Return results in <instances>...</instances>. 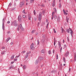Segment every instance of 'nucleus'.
<instances>
[{
	"label": "nucleus",
	"mask_w": 76,
	"mask_h": 76,
	"mask_svg": "<svg viewBox=\"0 0 76 76\" xmlns=\"http://www.w3.org/2000/svg\"><path fill=\"white\" fill-rule=\"evenodd\" d=\"M55 6V4H53V7H54Z\"/></svg>",
	"instance_id": "obj_58"
},
{
	"label": "nucleus",
	"mask_w": 76,
	"mask_h": 76,
	"mask_svg": "<svg viewBox=\"0 0 76 76\" xmlns=\"http://www.w3.org/2000/svg\"><path fill=\"white\" fill-rule=\"evenodd\" d=\"M24 4V3H23V2H20V7H22V6H23Z\"/></svg>",
	"instance_id": "obj_8"
},
{
	"label": "nucleus",
	"mask_w": 76,
	"mask_h": 76,
	"mask_svg": "<svg viewBox=\"0 0 76 76\" xmlns=\"http://www.w3.org/2000/svg\"><path fill=\"white\" fill-rule=\"evenodd\" d=\"M53 18H54V16L52 15V19H53Z\"/></svg>",
	"instance_id": "obj_61"
},
{
	"label": "nucleus",
	"mask_w": 76,
	"mask_h": 76,
	"mask_svg": "<svg viewBox=\"0 0 76 76\" xmlns=\"http://www.w3.org/2000/svg\"><path fill=\"white\" fill-rule=\"evenodd\" d=\"M55 51V50H53V53H54Z\"/></svg>",
	"instance_id": "obj_63"
},
{
	"label": "nucleus",
	"mask_w": 76,
	"mask_h": 76,
	"mask_svg": "<svg viewBox=\"0 0 76 76\" xmlns=\"http://www.w3.org/2000/svg\"><path fill=\"white\" fill-rule=\"evenodd\" d=\"M16 8H15V7H14V8H12V10H16Z\"/></svg>",
	"instance_id": "obj_45"
},
{
	"label": "nucleus",
	"mask_w": 76,
	"mask_h": 76,
	"mask_svg": "<svg viewBox=\"0 0 76 76\" xmlns=\"http://www.w3.org/2000/svg\"><path fill=\"white\" fill-rule=\"evenodd\" d=\"M41 7H45V5H44V4H42V5H40Z\"/></svg>",
	"instance_id": "obj_22"
},
{
	"label": "nucleus",
	"mask_w": 76,
	"mask_h": 76,
	"mask_svg": "<svg viewBox=\"0 0 76 76\" xmlns=\"http://www.w3.org/2000/svg\"><path fill=\"white\" fill-rule=\"evenodd\" d=\"M5 48V47H2V49H3H3H4Z\"/></svg>",
	"instance_id": "obj_56"
},
{
	"label": "nucleus",
	"mask_w": 76,
	"mask_h": 76,
	"mask_svg": "<svg viewBox=\"0 0 76 76\" xmlns=\"http://www.w3.org/2000/svg\"><path fill=\"white\" fill-rule=\"evenodd\" d=\"M57 72V71L55 70H53L51 72V73L52 74L53 73H56Z\"/></svg>",
	"instance_id": "obj_9"
},
{
	"label": "nucleus",
	"mask_w": 76,
	"mask_h": 76,
	"mask_svg": "<svg viewBox=\"0 0 76 76\" xmlns=\"http://www.w3.org/2000/svg\"><path fill=\"white\" fill-rule=\"evenodd\" d=\"M10 39V37H9L7 39H6V41H7V42H8L9 41V39Z\"/></svg>",
	"instance_id": "obj_20"
},
{
	"label": "nucleus",
	"mask_w": 76,
	"mask_h": 76,
	"mask_svg": "<svg viewBox=\"0 0 76 76\" xmlns=\"http://www.w3.org/2000/svg\"><path fill=\"white\" fill-rule=\"evenodd\" d=\"M39 62V60H38V59L37 60L35 61V64H38V63Z\"/></svg>",
	"instance_id": "obj_12"
},
{
	"label": "nucleus",
	"mask_w": 76,
	"mask_h": 76,
	"mask_svg": "<svg viewBox=\"0 0 76 76\" xmlns=\"http://www.w3.org/2000/svg\"><path fill=\"white\" fill-rule=\"evenodd\" d=\"M14 63V62L13 61H12L11 63V64H13Z\"/></svg>",
	"instance_id": "obj_60"
},
{
	"label": "nucleus",
	"mask_w": 76,
	"mask_h": 76,
	"mask_svg": "<svg viewBox=\"0 0 76 76\" xmlns=\"http://www.w3.org/2000/svg\"><path fill=\"white\" fill-rule=\"evenodd\" d=\"M41 53H45V49H42L41 51Z\"/></svg>",
	"instance_id": "obj_13"
},
{
	"label": "nucleus",
	"mask_w": 76,
	"mask_h": 76,
	"mask_svg": "<svg viewBox=\"0 0 76 76\" xmlns=\"http://www.w3.org/2000/svg\"><path fill=\"white\" fill-rule=\"evenodd\" d=\"M28 18V16H26V17H25V19H27Z\"/></svg>",
	"instance_id": "obj_62"
},
{
	"label": "nucleus",
	"mask_w": 76,
	"mask_h": 76,
	"mask_svg": "<svg viewBox=\"0 0 76 76\" xmlns=\"http://www.w3.org/2000/svg\"><path fill=\"white\" fill-rule=\"evenodd\" d=\"M26 15H23L22 16H23V18H25V17H26Z\"/></svg>",
	"instance_id": "obj_39"
},
{
	"label": "nucleus",
	"mask_w": 76,
	"mask_h": 76,
	"mask_svg": "<svg viewBox=\"0 0 76 76\" xmlns=\"http://www.w3.org/2000/svg\"><path fill=\"white\" fill-rule=\"evenodd\" d=\"M11 3H10L8 5V7H10V6H11Z\"/></svg>",
	"instance_id": "obj_40"
},
{
	"label": "nucleus",
	"mask_w": 76,
	"mask_h": 76,
	"mask_svg": "<svg viewBox=\"0 0 76 76\" xmlns=\"http://www.w3.org/2000/svg\"><path fill=\"white\" fill-rule=\"evenodd\" d=\"M66 20L67 22H69V19L68 18V16L66 17Z\"/></svg>",
	"instance_id": "obj_15"
},
{
	"label": "nucleus",
	"mask_w": 76,
	"mask_h": 76,
	"mask_svg": "<svg viewBox=\"0 0 76 76\" xmlns=\"http://www.w3.org/2000/svg\"><path fill=\"white\" fill-rule=\"evenodd\" d=\"M25 53V50L21 52L22 54H23V53Z\"/></svg>",
	"instance_id": "obj_41"
},
{
	"label": "nucleus",
	"mask_w": 76,
	"mask_h": 76,
	"mask_svg": "<svg viewBox=\"0 0 76 76\" xmlns=\"http://www.w3.org/2000/svg\"><path fill=\"white\" fill-rule=\"evenodd\" d=\"M28 54L27 53L26 54V56L25 57V58H28Z\"/></svg>",
	"instance_id": "obj_16"
},
{
	"label": "nucleus",
	"mask_w": 76,
	"mask_h": 76,
	"mask_svg": "<svg viewBox=\"0 0 76 76\" xmlns=\"http://www.w3.org/2000/svg\"><path fill=\"white\" fill-rule=\"evenodd\" d=\"M58 45H61V43H60V41H58Z\"/></svg>",
	"instance_id": "obj_31"
},
{
	"label": "nucleus",
	"mask_w": 76,
	"mask_h": 76,
	"mask_svg": "<svg viewBox=\"0 0 76 76\" xmlns=\"http://www.w3.org/2000/svg\"><path fill=\"white\" fill-rule=\"evenodd\" d=\"M61 3H60L59 4V7H60V8H61Z\"/></svg>",
	"instance_id": "obj_37"
},
{
	"label": "nucleus",
	"mask_w": 76,
	"mask_h": 76,
	"mask_svg": "<svg viewBox=\"0 0 76 76\" xmlns=\"http://www.w3.org/2000/svg\"><path fill=\"white\" fill-rule=\"evenodd\" d=\"M41 18H39V19H39V21H40V20H41Z\"/></svg>",
	"instance_id": "obj_54"
},
{
	"label": "nucleus",
	"mask_w": 76,
	"mask_h": 76,
	"mask_svg": "<svg viewBox=\"0 0 76 76\" xmlns=\"http://www.w3.org/2000/svg\"><path fill=\"white\" fill-rule=\"evenodd\" d=\"M13 67V66H12V65H11V66L9 68V69L10 70V69H12Z\"/></svg>",
	"instance_id": "obj_21"
},
{
	"label": "nucleus",
	"mask_w": 76,
	"mask_h": 76,
	"mask_svg": "<svg viewBox=\"0 0 76 76\" xmlns=\"http://www.w3.org/2000/svg\"><path fill=\"white\" fill-rule=\"evenodd\" d=\"M56 59L57 60L58 59V55L57 54V55H56Z\"/></svg>",
	"instance_id": "obj_48"
},
{
	"label": "nucleus",
	"mask_w": 76,
	"mask_h": 76,
	"mask_svg": "<svg viewBox=\"0 0 76 76\" xmlns=\"http://www.w3.org/2000/svg\"><path fill=\"white\" fill-rule=\"evenodd\" d=\"M64 13L65 15H67V13H66V12H64Z\"/></svg>",
	"instance_id": "obj_51"
},
{
	"label": "nucleus",
	"mask_w": 76,
	"mask_h": 76,
	"mask_svg": "<svg viewBox=\"0 0 76 76\" xmlns=\"http://www.w3.org/2000/svg\"><path fill=\"white\" fill-rule=\"evenodd\" d=\"M66 32L68 33H69V32H70V30L69 29H66Z\"/></svg>",
	"instance_id": "obj_18"
},
{
	"label": "nucleus",
	"mask_w": 76,
	"mask_h": 76,
	"mask_svg": "<svg viewBox=\"0 0 76 76\" xmlns=\"http://www.w3.org/2000/svg\"><path fill=\"white\" fill-rule=\"evenodd\" d=\"M4 20V19H3V24H2V29H3V31L4 30L5 27H4V23H3V22Z\"/></svg>",
	"instance_id": "obj_4"
},
{
	"label": "nucleus",
	"mask_w": 76,
	"mask_h": 76,
	"mask_svg": "<svg viewBox=\"0 0 76 76\" xmlns=\"http://www.w3.org/2000/svg\"><path fill=\"white\" fill-rule=\"evenodd\" d=\"M34 32H35V31H34V30H33L32 31L31 33H32V34H33V33H34Z\"/></svg>",
	"instance_id": "obj_47"
},
{
	"label": "nucleus",
	"mask_w": 76,
	"mask_h": 76,
	"mask_svg": "<svg viewBox=\"0 0 76 76\" xmlns=\"http://www.w3.org/2000/svg\"><path fill=\"white\" fill-rule=\"evenodd\" d=\"M60 17H59V16H58L57 17V22H60Z\"/></svg>",
	"instance_id": "obj_14"
},
{
	"label": "nucleus",
	"mask_w": 76,
	"mask_h": 76,
	"mask_svg": "<svg viewBox=\"0 0 76 76\" xmlns=\"http://www.w3.org/2000/svg\"><path fill=\"white\" fill-rule=\"evenodd\" d=\"M17 60H18V58H16L15 59H14V61H17Z\"/></svg>",
	"instance_id": "obj_34"
},
{
	"label": "nucleus",
	"mask_w": 76,
	"mask_h": 76,
	"mask_svg": "<svg viewBox=\"0 0 76 76\" xmlns=\"http://www.w3.org/2000/svg\"><path fill=\"white\" fill-rule=\"evenodd\" d=\"M7 23H10V21H8L7 22Z\"/></svg>",
	"instance_id": "obj_64"
},
{
	"label": "nucleus",
	"mask_w": 76,
	"mask_h": 76,
	"mask_svg": "<svg viewBox=\"0 0 76 76\" xmlns=\"http://www.w3.org/2000/svg\"><path fill=\"white\" fill-rule=\"evenodd\" d=\"M31 51H29L27 53L28 54H29L30 53H31Z\"/></svg>",
	"instance_id": "obj_53"
},
{
	"label": "nucleus",
	"mask_w": 76,
	"mask_h": 76,
	"mask_svg": "<svg viewBox=\"0 0 76 76\" xmlns=\"http://www.w3.org/2000/svg\"><path fill=\"white\" fill-rule=\"evenodd\" d=\"M34 0H30V2L31 3H33V1H34Z\"/></svg>",
	"instance_id": "obj_23"
},
{
	"label": "nucleus",
	"mask_w": 76,
	"mask_h": 76,
	"mask_svg": "<svg viewBox=\"0 0 76 76\" xmlns=\"http://www.w3.org/2000/svg\"><path fill=\"white\" fill-rule=\"evenodd\" d=\"M18 71L19 72V73H20V71H19V68H18Z\"/></svg>",
	"instance_id": "obj_55"
},
{
	"label": "nucleus",
	"mask_w": 76,
	"mask_h": 76,
	"mask_svg": "<svg viewBox=\"0 0 76 76\" xmlns=\"http://www.w3.org/2000/svg\"><path fill=\"white\" fill-rule=\"evenodd\" d=\"M69 52L68 51H67L65 53L64 56L65 57H67L68 56H69Z\"/></svg>",
	"instance_id": "obj_6"
},
{
	"label": "nucleus",
	"mask_w": 76,
	"mask_h": 76,
	"mask_svg": "<svg viewBox=\"0 0 76 76\" xmlns=\"http://www.w3.org/2000/svg\"><path fill=\"white\" fill-rule=\"evenodd\" d=\"M42 14L41 12H40L39 15V18H42Z\"/></svg>",
	"instance_id": "obj_7"
},
{
	"label": "nucleus",
	"mask_w": 76,
	"mask_h": 76,
	"mask_svg": "<svg viewBox=\"0 0 76 76\" xmlns=\"http://www.w3.org/2000/svg\"><path fill=\"white\" fill-rule=\"evenodd\" d=\"M34 43H32V44L30 45V48L31 50H34Z\"/></svg>",
	"instance_id": "obj_5"
},
{
	"label": "nucleus",
	"mask_w": 76,
	"mask_h": 76,
	"mask_svg": "<svg viewBox=\"0 0 76 76\" xmlns=\"http://www.w3.org/2000/svg\"><path fill=\"white\" fill-rule=\"evenodd\" d=\"M25 10H24L23 11V13H25Z\"/></svg>",
	"instance_id": "obj_49"
},
{
	"label": "nucleus",
	"mask_w": 76,
	"mask_h": 76,
	"mask_svg": "<svg viewBox=\"0 0 76 76\" xmlns=\"http://www.w3.org/2000/svg\"><path fill=\"white\" fill-rule=\"evenodd\" d=\"M38 60L39 61V62L40 63V62H41V60H44V58H43L42 57H39L38 58Z\"/></svg>",
	"instance_id": "obj_2"
},
{
	"label": "nucleus",
	"mask_w": 76,
	"mask_h": 76,
	"mask_svg": "<svg viewBox=\"0 0 76 76\" xmlns=\"http://www.w3.org/2000/svg\"><path fill=\"white\" fill-rule=\"evenodd\" d=\"M13 23H14V24H16V23L17 22H16V20H14L13 22Z\"/></svg>",
	"instance_id": "obj_27"
},
{
	"label": "nucleus",
	"mask_w": 76,
	"mask_h": 76,
	"mask_svg": "<svg viewBox=\"0 0 76 76\" xmlns=\"http://www.w3.org/2000/svg\"><path fill=\"white\" fill-rule=\"evenodd\" d=\"M14 23H13V22H12L11 24V26H13V25H14Z\"/></svg>",
	"instance_id": "obj_38"
},
{
	"label": "nucleus",
	"mask_w": 76,
	"mask_h": 76,
	"mask_svg": "<svg viewBox=\"0 0 76 76\" xmlns=\"http://www.w3.org/2000/svg\"><path fill=\"white\" fill-rule=\"evenodd\" d=\"M63 11L64 13L66 12V11H65V10H63Z\"/></svg>",
	"instance_id": "obj_59"
},
{
	"label": "nucleus",
	"mask_w": 76,
	"mask_h": 76,
	"mask_svg": "<svg viewBox=\"0 0 76 76\" xmlns=\"http://www.w3.org/2000/svg\"><path fill=\"white\" fill-rule=\"evenodd\" d=\"M23 67V69H26V65H24Z\"/></svg>",
	"instance_id": "obj_17"
},
{
	"label": "nucleus",
	"mask_w": 76,
	"mask_h": 76,
	"mask_svg": "<svg viewBox=\"0 0 76 76\" xmlns=\"http://www.w3.org/2000/svg\"><path fill=\"white\" fill-rule=\"evenodd\" d=\"M18 20L20 22H22V17L21 16L19 15L18 17Z\"/></svg>",
	"instance_id": "obj_1"
},
{
	"label": "nucleus",
	"mask_w": 76,
	"mask_h": 76,
	"mask_svg": "<svg viewBox=\"0 0 76 76\" xmlns=\"http://www.w3.org/2000/svg\"><path fill=\"white\" fill-rule=\"evenodd\" d=\"M69 29L71 31V32H70V34H71V35L72 37V34H73V31L72 30V29H71V28H69Z\"/></svg>",
	"instance_id": "obj_11"
},
{
	"label": "nucleus",
	"mask_w": 76,
	"mask_h": 76,
	"mask_svg": "<svg viewBox=\"0 0 76 76\" xmlns=\"http://www.w3.org/2000/svg\"><path fill=\"white\" fill-rule=\"evenodd\" d=\"M42 13H45V10H42Z\"/></svg>",
	"instance_id": "obj_30"
},
{
	"label": "nucleus",
	"mask_w": 76,
	"mask_h": 76,
	"mask_svg": "<svg viewBox=\"0 0 76 76\" xmlns=\"http://www.w3.org/2000/svg\"><path fill=\"white\" fill-rule=\"evenodd\" d=\"M67 39L68 41L69 42V37H67Z\"/></svg>",
	"instance_id": "obj_52"
},
{
	"label": "nucleus",
	"mask_w": 76,
	"mask_h": 76,
	"mask_svg": "<svg viewBox=\"0 0 76 76\" xmlns=\"http://www.w3.org/2000/svg\"><path fill=\"white\" fill-rule=\"evenodd\" d=\"M17 25H18V24H17V23H16L15 24H14L15 26H17Z\"/></svg>",
	"instance_id": "obj_42"
},
{
	"label": "nucleus",
	"mask_w": 76,
	"mask_h": 76,
	"mask_svg": "<svg viewBox=\"0 0 76 76\" xmlns=\"http://www.w3.org/2000/svg\"><path fill=\"white\" fill-rule=\"evenodd\" d=\"M63 67V66H62V64H60L59 65V66H58V68H59L60 70H62V68Z\"/></svg>",
	"instance_id": "obj_3"
},
{
	"label": "nucleus",
	"mask_w": 76,
	"mask_h": 76,
	"mask_svg": "<svg viewBox=\"0 0 76 76\" xmlns=\"http://www.w3.org/2000/svg\"><path fill=\"white\" fill-rule=\"evenodd\" d=\"M54 13H55V12H52V16H54L53 14H54Z\"/></svg>",
	"instance_id": "obj_50"
},
{
	"label": "nucleus",
	"mask_w": 76,
	"mask_h": 76,
	"mask_svg": "<svg viewBox=\"0 0 76 76\" xmlns=\"http://www.w3.org/2000/svg\"><path fill=\"white\" fill-rule=\"evenodd\" d=\"M1 54H2V55L4 54V51H2L1 52Z\"/></svg>",
	"instance_id": "obj_32"
},
{
	"label": "nucleus",
	"mask_w": 76,
	"mask_h": 76,
	"mask_svg": "<svg viewBox=\"0 0 76 76\" xmlns=\"http://www.w3.org/2000/svg\"><path fill=\"white\" fill-rule=\"evenodd\" d=\"M61 47V45H59V48H60Z\"/></svg>",
	"instance_id": "obj_57"
},
{
	"label": "nucleus",
	"mask_w": 76,
	"mask_h": 76,
	"mask_svg": "<svg viewBox=\"0 0 76 76\" xmlns=\"http://www.w3.org/2000/svg\"><path fill=\"white\" fill-rule=\"evenodd\" d=\"M20 27L21 30H22V31H24V28H23V27H22V24H20Z\"/></svg>",
	"instance_id": "obj_10"
},
{
	"label": "nucleus",
	"mask_w": 76,
	"mask_h": 76,
	"mask_svg": "<svg viewBox=\"0 0 76 76\" xmlns=\"http://www.w3.org/2000/svg\"><path fill=\"white\" fill-rule=\"evenodd\" d=\"M76 55H75V57H74V61H76Z\"/></svg>",
	"instance_id": "obj_24"
},
{
	"label": "nucleus",
	"mask_w": 76,
	"mask_h": 76,
	"mask_svg": "<svg viewBox=\"0 0 76 76\" xmlns=\"http://www.w3.org/2000/svg\"><path fill=\"white\" fill-rule=\"evenodd\" d=\"M34 20H35V21L37 20V18H34Z\"/></svg>",
	"instance_id": "obj_46"
},
{
	"label": "nucleus",
	"mask_w": 76,
	"mask_h": 76,
	"mask_svg": "<svg viewBox=\"0 0 76 76\" xmlns=\"http://www.w3.org/2000/svg\"><path fill=\"white\" fill-rule=\"evenodd\" d=\"M48 53L49 54H51V51H50V50H49L48 51Z\"/></svg>",
	"instance_id": "obj_35"
},
{
	"label": "nucleus",
	"mask_w": 76,
	"mask_h": 76,
	"mask_svg": "<svg viewBox=\"0 0 76 76\" xmlns=\"http://www.w3.org/2000/svg\"><path fill=\"white\" fill-rule=\"evenodd\" d=\"M34 14L35 15H36V12H35V10H34L33 11Z\"/></svg>",
	"instance_id": "obj_28"
},
{
	"label": "nucleus",
	"mask_w": 76,
	"mask_h": 76,
	"mask_svg": "<svg viewBox=\"0 0 76 76\" xmlns=\"http://www.w3.org/2000/svg\"><path fill=\"white\" fill-rule=\"evenodd\" d=\"M54 45H56V42H57V41L56 40H55V38H54Z\"/></svg>",
	"instance_id": "obj_25"
},
{
	"label": "nucleus",
	"mask_w": 76,
	"mask_h": 76,
	"mask_svg": "<svg viewBox=\"0 0 76 76\" xmlns=\"http://www.w3.org/2000/svg\"><path fill=\"white\" fill-rule=\"evenodd\" d=\"M19 28H20V27L19 26H18V28L17 31H19Z\"/></svg>",
	"instance_id": "obj_43"
},
{
	"label": "nucleus",
	"mask_w": 76,
	"mask_h": 76,
	"mask_svg": "<svg viewBox=\"0 0 76 76\" xmlns=\"http://www.w3.org/2000/svg\"><path fill=\"white\" fill-rule=\"evenodd\" d=\"M54 10L55 12L56 13H57V10L56 8H54Z\"/></svg>",
	"instance_id": "obj_29"
},
{
	"label": "nucleus",
	"mask_w": 76,
	"mask_h": 76,
	"mask_svg": "<svg viewBox=\"0 0 76 76\" xmlns=\"http://www.w3.org/2000/svg\"><path fill=\"white\" fill-rule=\"evenodd\" d=\"M14 56H15V55H13L11 57V59H13V58H14Z\"/></svg>",
	"instance_id": "obj_19"
},
{
	"label": "nucleus",
	"mask_w": 76,
	"mask_h": 76,
	"mask_svg": "<svg viewBox=\"0 0 76 76\" xmlns=\"http://www.w3.org/2000/svg\"><path fill=\"white\" fill-rule=\"evenodd\" d=\"M28 20H31V16H30V15H29L28 16Z\"/></svg>",
	"instance_id": "obj_26"
},
{
	"label": "nucleus",
	"mask_w": 76,
	"mask_h": 76,
	"mask_svg": "<svg viewBox=\"0 0 76 76\" xmlns=\"http://www.w3.org/2000/svg\"><path fill=\"white\" fill-rule=\"evenodd\" d=\"M53 31H54V32L55 33H56V30H55V29L53 28Z\"/></svg>",
	"instance_id": "obj_44"
},
{
	"label": "nucleus",
	"mask_w": 76,
	"mask_h": 76,
	"mask_svg": "<svg viewBox=\"0 0 76 76\" xmlns=\"http://www.w3.org/2000/svg\"><path fill=\"white\" fill-rule=\"evenodd\" d=\"M57 15H55L54 16V18L55 19H57Z\"/></svg>",
	"instance_id": "obj_36"
},
{
	"label": "nucleus",
	"mask_w": 76,
	"mask_h": 76,
	"mask_svg": "<svg viewBox=\"0 0 76 76\" xmlns=\"http://www.w3.org/2000/svg\"><path fill=\"white\" fill-rule=\"evenodd\" d=\"M37 45H39V40H37Z\"/></svg>",
	"instance_id": "obj_33"
}]
</instances>
